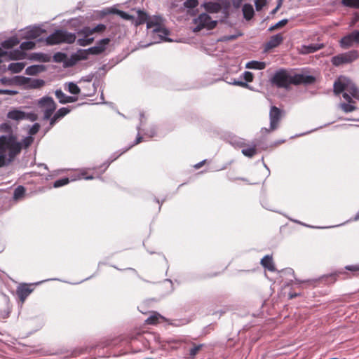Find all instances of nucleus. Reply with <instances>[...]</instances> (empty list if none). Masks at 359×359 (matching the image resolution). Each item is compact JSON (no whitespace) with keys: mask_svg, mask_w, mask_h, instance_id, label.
I'll use <instances>...</instances> for the list:
<instances>
[{"mask_svg":"<svg viewBox=\"0 0 359 359\" xmlns=\"http://www.w3.org/2000/svg\"><path fill=\"white\" fill-rule=\"evenodd\" d=\"M0 131L11 133L9 135L0 136V168L11 163L21 152L22 144L18 141L16 135L12 133V127L9 123L0 125Z\"/></svg>","mask_w":359,"mask_h":359,"instance_id":"f257e3e1","label":"nucleus"},{"mask_svg":"<svg viewBox=\"0 0 359 359\" xmlns=\"http://www.w3.org/2000/svg\"><path fill=\"white\" fill-rule=\"evenodd\" d=\"M315 81L316 79L313 76L303 74H291L285 69L277 71L271 79L273 85L283 88H287L290 85L311 84Z\"/></svg>","mask_w":359,"mask_h":359,"instance_id":"f03ea898","label":"nucleus"},{"mask_svg":"<svg viewBox=\"0 0 359 359\" xmlns=\"http://www.w3.org/2000/svg\"><path fill=\"white\" fill-rule=\"evenodd\" d=\"M76 40L74 34L63 30H56L46 39L47 45H55L61 43H72Z\"/></svg>","mask_w":359,"mask_h":359,"instance_id":"7ed1b4c3","label":"nucleus"},{"mask_svg":"<svg viewBox=\"0 0 359 359\" xmlns=\"http://www.w3.org/2000/svg\"><path fill=\"white\" fill-rule=\"evenodd\" d=\"M346 273L345 271H344V270L342 269H338V270L335 271L333 273L323 275L321 277H320L319 278L307 279V280H301L296 278H295V281L298 284L305 283L309 286L315 287L316 283L318 281H322L327 284L333 283L337 280V278L339 275H343V274H346Z\"/></svg>","mask_w":359,"mask_h":359,"instance_id":"20e7f679","label":"nucleus"},{"mask_svg":"<svg viewBox=\"0 0 359 359\" xmlns=\"http://www.w3.org/2000/svg\"><path fill=\"white\" fill-rule=\"evenodd\" d=\"M359 57L358 50H352L346 53L338 54L332 57V64L335 67L351 64Z\"/></svg>","mask_w":359,"mask_h":359,"instance_id":"39448f33","label":"nucleus"},{"mask_svg":"<svg viewBox=\"0 0 359 359\" xmlns=\"http://www.w3.org/2000/svg\"><path fill=\"white\" fill-rule=\"evenodd\" d=\"M194 23L196 27L194 32H198L201 29L206 28L207 29H212L217 25V21L212 20L209 15L207 13H202L194 20Z\"/></svg>","mask_w":359,"mask_h":359,"instance_id":"423d86ee","label":"nucleus"},{"mask_svg":"<svg viewBox=\"0 0 359 359\" xmlns=\"http://www.w3.org/2000/svg\"><path fill=\"white\" fill-rule=\"evenodd\" d=\"M38 107L44 113V119L48 120L50 118L53 112L56 109V104L53 99L50 97H43L38 101Z\"/></svg>","mask_w":359,"mask_h":359,"instance_id":"0eeeda50","label":"nucleus"},{"mask_svg":"<svg viewBox=\"0 0 359 359\" xmlns=\"http://www.w3.org/2000/svg\"><path fill=\"white\" fill-rule=\"evenodd\" d=\"M284 115V111L276 106H272L269 111L270 128L264 130L269 133L276 130L279 126V123Z\"/></svg>","mask_w":359,"mask_h":359,"instance_id":"6e6552de","label":"nucleus"},{"mask_svg":"<svg viewBox=\"0 0 359 359\" xmlns=\"http://www.w3.org/2000/svg\"><path fill=\"white\" fill-rule=\"evenodd\" d=\"M7 118L11 120L16 121H20L25 119L29 120L31 121H35L37 119L38 116L34 112L26 113L18 109H14L11 110L7 114Z\"/></svg>","mask_w":359,"mask_h":359,"instance_id":"1a4fd4ad","label":"nucleus"},{"mask_svg":"<svg viewBox=\"0 0 359 359\" xmlns=\"http://www.w3.org/2000/svg\"><path fill=\"white\" fill-rule=\"evenodd\" d=\"M348 84H349V79L344 76H339L334 83L333 91L334 94L339 95L346 91Z\"/></svg>","mask_w":359,"mask_h":359,"instance_id":"9d476101","label":"nucleus"},{"mask_svg":"<svg viewBox=\"0 0 359 359\" xmlns=\"http://www.w3.org/2000/svg\"><path fill=\"white\" fill-rule=\"evenodd\" d=\"M33 290L34 289L32 287V285L22 283L17 287L16 293L20 300L24 302Z\"/></svg>","mask_w":359,"mask_h":359,"instance_id":"9b49d317","label":"nucleus"},{"mask_svg":"<svg viewBox=\"0 0 359 359\" xmlns=\"http://www.w3.org/2000/svg\"><path fill=\"white\" fill-rule=\"evenodd\" d=\"M284 40V37L282 34H277L272 36L269 41L266 43L264 46V51L268 52L270 50L278 47L280 45Z\"/></svg>","mask_w":359,"mask_h":359,"instance_id":"f8f14e48","label":"nucleus"},{"mask_svg":"<svg viewBox=\"0 0 359 359\" xmlns=\"http://www.w3.org/2000/svg\"><path fill=\"white\" fill-rule=\"evenodd\" d=\"M106 29V26L103 24H99L93 28L86 27L82 29L81 34L86 36H90L95 33L102 32Z\"/></svg>","mask_w":359,"mask_h":359,"instance_id":"ddd939ff","label":"nucleus"},{"mask_svg":"<svg viewBox=\"0 0 359 359\" xmlns=\"http://www.w3.org/2000/svg\"><path fill=\"white\" fill-rule=\"evenodd\" d=\"M324 48V45L323 43L320 44H310V45H304L299 49V53L303 55H306L309 53H315L322 48Z\"/></svg>","mask_w":359,"mask_h":359,"instance_id":"4468645a","label":"nucleus"},{"mask_svg":"<svg viewBox=\"0 0 359 359\" xmlns=\"http://www.w3.org/2000/svg\"><path fill=\"white\" fill-rule=\"evenodd\" d=\"M55 96L62 104L75 102L78 100V97L75 96H68L65 94L61 90L55 91Z\"/></svg>","mask_w":359,"mask_h":359,"instance_id":"2eb2a0df","label":"nucleus"},{"mask_svg":"<svg viewBox=\"0 0 359 359\" xmlns=\"http://www.w3.org/2000/svg\"><path fill=\"white\" fill-rule=\"evenodd\" d=\"M46 31L39 27H33L25 32L24 39H35L39 37Z\"/></svg>","mask_w":359,"mask_h":359,"instance_id":"dca6fc26","label":"nucleus"},{"mask_svg":"<svg viewBox=\"0 0 359 359\" xmlns=\"http://www.w3.org/2000/svg\"><path fill=\"white\" fill-rule=\"evenodd\" d=\"M69 111L70 110L67 107L60 108L58 111H56L53 116L50 118V125L53 126L60 119L63 118Z\"/></svg>","mask_w":359,"mask_h":359,"instance_id":"f3484780","label":"nucleus"},{"mask_svg":"<svg viewBox=\"0 0 359 359\" xmlns=\"http://www.w3.org/2000/svg\"><path fill=\"white\" fill-rule=\"evenodd\" d=\"M147 27L148 29L154 28V32L156 33H162L165 35L168 34V31L163 28L161 25L157 20H148L147 22Z\"/></svg>","mask_w":359,"mask_h":359,"instance_id":"a211bd4d","label":"nucleus"},{"mask_svg":"<svg viewBox=\"0 0 359 359\" xmlns=\"http://www.w3.org/2000/svg\"><path fill=\"white\" fill-rule=\"evenodd\" d=\"M261 264L262 266L267 269L269 271H275L276 268L273 262L272 256L271 255H265L262 259H261Z\"/></svg>","mask_w":359,"mask_h":359,"instance_id":"6ab92c4d","label":"nucleus"},{"mask_svg":"<svg viewBox=\"0 0 359 359\" xmlns=\"http://www.w3.org/2000/svg\"><path fill=\"white\" fill-rule=\"evenodd\" d=\"M354 43H355V41L353 39L352 32L344 36L339 41L340 46L344 49L351 47Z\"/></svg>","mask_w":359,"mask_h":359,"instance_id":"aec40b11","label":"nucleus"},{"mask_svg":"<svg viewBox=\"0 0 359 359\" xmlns=\"http://www.w3.org/2000/svg\"><path fill=\"white\" fill-rule=\"evenodd\" d=\"M23 83H28L31 88H39L45 84V81L42 79H32L25 77H23Z\"/></svg>","mask_w":359,"mask_h":359,"instance_id":"412c9836","label":"nucleus"},{"mask_svg":"<svg viewBox=\"0 0 359 359\" xmlns=\"http://www.w3.org/2000/svg\"><path fill=\"white\" fill-rule=\"evenodd\" d=\"M19 43L20 40L17 36H12L1 42V45L4 48L10 49L19 44Z\"/></svg>","mask_w":359,"mask_h":359,"instance_id":"4be33fe9","label":"nucleus"},{"mask_svg":"<svg viewBox=\"0 0 359 359\" xmlns=\"http://www.w3.org/2000/svg\"><path fill=\"white\" fill-rule=\"evenodd\" d=\"M30 59L43 62H48L50 61L51 56L42 53H35L31 55Z\"/></svg>","mask_w":359,"mask_h":359,"instance_id":"5701e85b","label":"nucleus"},{"mask_svg":"<svg viewBox=\"0 0 359 359\" xmlns=\"http://www.w3.org/2000/svg\"><path fill=\"white\" fill-rule=\"evenodd\" d=\"M6 55H8L11 60H18L25 59L26 57L27 54L22 50L16 49L9 53H7Z\"/></svg>","mask_w":359,"mask_h":359,"instance_id":"b1692460","label":"nucleus"},{"mask_svg":"<svg viewBox=\"0 0 359 359\" xmlns=\"http://www.w3.org/2000/svg\"><path fill=\"white\" fill-rule=\"evenodd\" d=\"M203 6L207 12L212 13H218L221 8L220 5L215 2L205 3Z\"/></svg>","mask_w":359,"mask_h":359,"instance_id":"393cba45","label":"nucleus"},{"mask_svg":"<svg viewBox=\"0 0 359 359\" xmlns=\"http://www.w3.org/2000/svg\"><path fill=\"white\" fill-rule=\"evenodd\" d=\"M246 68L252 69H264L266 67V63L264 62H259L252 60L246 64Z\"/></svg>","mask_w":359,"mask_h":359,"instance_id":"a878e982","label":"nucleus"},{"mask_svg":"<svg viewBox=\"0 0 359 359\" xmlns=\"http://www.w3.org/2000/svg\"><path fill=\"white\" fill-rule=\"evenodd\" d=\"M243 13L244 18L246 20H251L254 15V9L252 6L250 4H245L243 7Z\"/></svg>","mask_w":359,"mask_h":359,"instance_id":"bb28decb","label":"nucleus"},{"mask_svg":"<svg viewBox=\"0 0 359 359\" xmlns=\"http://www.w3.org/2000/svg\"><path fill=\"white\" fill-rule=\"evenodd\" d=\"M25 67V64L24 62L11 63L8 67V69L13 73H19Z\"/></svg>","mask_w":359,"mask_h":359,"instance_id":"cd10ccee","label":"nucleus"},{"mask_svg":"<svg viewBox=\"0 0 359 359\" xmlns=\"http://www.w3.org/2000/svg\"><path fill=\"white\" fill-rule=\"evenodd\" d=\"M346 91L348 92L352 97L359 99V91L358 88L353 85L349 79V84L347 85Z\"/></svg>","mask_w":359,"mask_h":359,"instance_id":"c85d7f7f","label":"nucleus"},{"mask_svg":"<svg viewBox=\"0 0 359 359\" xmlns=\"http://www.w3.org/2000/svg\"><path fill=\"white\" fill-rule=\"evenodd\" d=\"M147 20H148L147 14L145 12L139 10L137 11V18L135 21V25L137 26V25L144 24V22H147Z\"/></svg>","mask_w":359,"mask_h":359,"instance_id":"c756f323","label":"nucleus"},{"mask_svg":"<svg viewBox=\"0 0 359 359\" xmlns=\"http://www.w3.org/2000/svg\"><path fill=\"white\" fill-rule=\"evenodd\" d=\"M43 70L42 66L40 65H32L28 67L26 70L25 73L27 75H36L38 73L41 72Z\"/></svg>","mask_w":359,"mask_h":359,"instance_id":"7c9ffc66","label":"nucleus"},{"mask_svg":"<svg viewBox=\"0 0 359 359\" xmlns=\"http://www.w3.org/2000/svg\"><path fill=\"white\" fill-rule=\"evenodd\" d=\"M67 86V90L72 95H79L81 93L80 88L74 83L69 82L66 84Z\"/></svg>","mask_w":359,"mask_h":359,"instance_id":"2f4dec72","label":"nucleus"},{"mask_svg":"<svg viewBox=\"0 0 359 359\" xmlns=\"http://www.w3.org/2000/svg\"><path fill=\"white\" fill-rule=\"evenodd\" d=\"M242 153L243 155L248 157H252L257 154V148L256 146L248 147L243 148L242 149Z\"/></svg>","mask_w":359,"mask_h":359,"instance_id":"473e14b6","label":"nucleus"},{"mask_svg":"<svg viewBox=\"0 0 359 359\" xmlns=\"http://www.w3.org/2000/svg\"><path fill=\"white\" fill-rule=\"evenodd\" d=\"M204 346V344H194V347L190 348L188 358L194 359L198 351L201 349V348Z\"/></svg>","mask_w":359,"mask_h":359,"instance_id":"72a5a7b5","label":"nucleus"},{"mask_svg":"<svg viewBox=\"0 0 359 359\" xmlns=\"http://www.w3.org/2000/svg\"><path fill=\"white\" fill-rule=\"evenodd\" d=\"M163 318L159 313L157 312H154L152 315H151L146 320V323L148 325H154L156 324L159 318Z\"/></svg>","mask_w":359,"mask_h":359,"instance_id":"f704fd0d","label":"nucleus"},{"mask_svg":"<svg viewBox=\"0 0 359 359\" xmlns=\"http://www.w3.org/2000/svg\"><path fill=\"white\" fill-rule=\"evenodd\" d=\"M25 194V189L22 186H18L14 191L13 198L18 200L22 198Z\"/></svg>","mask_w":359,"mask_h":359,"instance_id":"c9c22d12","label":"nucleus"},{"mask_svg":"<svg viewBox=\"0 0 359 359\" xmlns=\"http://www.w3.org/2000/svg\"><path fill=\"white\" fill-rule=\"evenodd\" d=\"M344 269L353 276H359V264L346 265Z\"/></svg>","mask_w":359,"mask_h":359,"instance_id":"e433bc0d","label":"nucleus"},{"mask_svg":"<svg viewBox=\"0 0 359 359\" xmlns=\"http://www.w3.org/2000/svg\"><path fill=\"white\" fill-rule=\"evenodd\" d=\"M344 6L353 8H359V0H341Z\"/></svg>","mask_w":359,"mask_h":359,"instance_id":"4c0bfd02","label":"nucleus"},{"mask_svg":"<svg viewBox=\"0 0 359 359\" xmlns=\"http://www.w3.org/2000/svg\"><path fill=\"white\" fill-rule=\"evenodd\" d=\"M35 46L36 43L34 41H25L20 44V48L22 50V51L24 52V50H32L35 48Z\"/></svg>","mask_w":359,"mask_h":359,"instance_id":"58836bf2","label":"nucleus"},{"mask_svg":"<svg viewBox=\"0 0 359 359\" xmlns=\"http://www.w3.org/2000/svg\"><path fill=\"white\" fill-rule=\"evenodd\" d=\"M352 103H341L340 104L341 109L346 113L351 112L355 110L356 107L351 104Z\"/></svg>","mask_w":359,"mask_h":359,"instance_id":"ea45409f","label":"nucleus"},{"mask_svg":"<svg viewBox=\"0 0 359 359\" xmlns=\"http://www.w3.org/2000/svg\"><path fill=\"white\" fill-rule=\"evenodd\" d=\"M67 58V55L65 53L57 52L53 55V61L55 62H62L65 61Z\"/></svg>","mask_w":359,"mask_h":359,"instance_id":"a19ab883","label":"nucleus"},{"mask_svg":"<svg viewBox=\"0 0 359 359\" xmlns=\"http://www.w3.org/2000/svg\"><path fill=\"white\" fill-rule=\"evenodd\" d=\"M288 22V20L287 19H283L280 21H279L278 22H277L276 24H275L274 25L271 26L269 30L270 32H272V31H274L276 29H278L279 28H281L283 27H284L285 25H286Z\"/></svg>","mask_w":359,"mask_h":359,"instance_id":"79ce46f5","label":"nucleus"},{"mask_svg":"<svg viewBox=\"0 0 359 359\" xmlns=\"http://www.w3.org/2000/svg\"><path fill=\"white\" fill-rule=\"evenodd\" d=\"M69 182V178L64 177V178L56 180L53 184V187L55 188H58V187H60L67 184Z\"/></svg>","mask_w":359,"mask_h":359,"instance_id":"37998d69","label":"nucleus"},{"mask_svg":"<svg viewBox=\"0 0 359 359\" xmlns=\"http://www.w3.org/2000/svg\"><path fill=\"white\" fill-rule=\"evenodd\" d=\"M85 36L84 39H79L78 41L79 44L80 46H86L91 44L93 42V41H94L93 38H90L89 36Z\"/></svg>","mask_w":359,"mask_h":359,"instance_id":"c03bdc74","label":"nucleus"},{"mask_svg":"<svg viewBox=\"0 0 359 359\" xmlns=\"http://www.w3.org/2000/svg\"><path fill=\"white\" fill-rule=\"evenodd\" d=\"M114 13L118 14L120 17H121L124 20H131L134 19L133 16L128 14L127 13H126L124 11H120V10H115Z\"/></svg>","mask_w":359,"mask_h":359,"instance_id":"a18cd8bd","label":"nucleus"},{"mask_svg":"<svg viewBox=\"0 0 359 359\" xmlns=\"http://www.w3.org/2000/svg\"><path fill=\"white\" fill-rule=\"evenodd\" d=\"M198 5V0H187L184 3V7L188 8H194L197 7Z\"/></svg>","mask_w":359,"mask_h":359,"instance_id":"49530a36","label":"nucleus"},{"mask_svg":"<svg viewBox=\"0 0 359 359\" xmlns=\"http://www.w3.org/2000/svg\"><path fill=\"white\" fill-rule=\"evenodd\" d=\"M93 276L88 277V278H86L82 280H81L80 282H78V283H75L74 284H79V283H83V281L85 280H89L91 277H93ZM50 280H58V281H62V280L59 279V278H49V279H46L45 280H42V281H40V282H38V283H34V285H39L43 282H46V281H50ZM62 282H65V283H70V284H73L72 283H69V282H67V281H65V280H62Z\"/></svg>","mask_w":359,"mask_h":359,"instance_id":"de8ad7c7","label":"nucleus"},{"mask_svg":"<svg viewBox=\"0 0 359 359\" xmlns=\"http://www.w3.org/2000/svg\"><path fill=\"white\" fill-rule=\"evenodd\" d=\"M88 51L90 53V54H92V55H100L104 52V49L101 48L100 47H97V46H95L93 47L88 48Z\"/></svg>","mask_w":359,"mask_h":359,"instance_id":"09e8293b","label":"nucleus"},{"mask_svg":"<svg viewBox=\"0 0 359 359\" xmlns=\"http://www.w3.org/2000/svg\"><path fill=\"white\" fill-rule=\"evenodd\" d=\"M109 42H110V39L109 38H105V39H103L99 41L97 43L96 46L97 47L103 48L104 51L106 49V46L109 43Z\"/></svg>","mask_w":359,"mask_h":359,"instance_id":"8fccbe9b","label":"nucleus"},{"mask_svg":"<svg viewBox=\"0 0 359 359\" xmlns=\"http://www.w3.org/2000/svg\"><path fill=\"white\" fill-rule=\"evenodd\" d=\"M243 79L246 82H252L254 79L253 74L250 72H245L243 73Z\"/></svg>","mask_w":359,"mask_h":359,"instance_id":"3c124183","label":"nucleus"},{"mask_svg":"<svg viewBox=\"0 0 359 359\" xmlns=\"http://www.w3.org/2000/svg\"><path fill=\"white\" fill-rule=\"evenodd\" d=\"M32 142H33V138L31 136H29V137H25L22 140V143H21V144L22 145L23 144L25 148H27L32 144Z\"/></svg>","mask_w":359,"mask_h":359,"instance_id":"603ef678","label":"nucleus"},{"mask_svg":"<svg viewBox=\"0 0 359 359\" xmlns=\"http://www.w3.org/2000/svg\"><path fill=\"white\" fill-rule=\"evenodd\" d=\"M280 273H281V275H285V276L291 275L292 276L294 277V271L291 268L284 269L281 270L280 271Z\"/></svg>","mask_w":359,"mask_h":359,"instance_id":"864d4df0","label":"nucleus"},{"mask_svg":"<svg viewBox=\"0 0 359 359\" xmlns=\"http://www.w3.org/2000/svg\"><path fill=\"white\" fill-rule=\"evenodd\" d=\"M266 0H256L255 1V6L257 11H260L263 8V6L266 4Z\"/></svg>","mask_w":359,"mask_h":359,"instance_id":"5fc2aeb1","label":"nucleus"},{"mask_svg":"<svg viewBox=\"0 0 359 359\" xmlns=\"http://www.w3.org/2000/svg\"><path fill=\"white\" fill-rule=\"evenodd\" d=\"M39 128H40V126L39 123H36L34 124L29 130V134L32 135L36 134L38 133V131L39 130Z\"/></svg>","mask_w":359,"mask_h":359,"instance_id":"6e6d98bb","label":"nucleus"},{"mask_svg":"<svg viewBox=\"0 0 359 359\" xmlns=\"http://www.w3.org/2000/svg\"><path fill=\"white\" fill-rule=\"evenodd\" d=\"M90 54V53L88 51V50H82L79 54V60H87L88 56Z\"/></svg>","mask_w":359,"mask_h":359,"instance_id":"4d7b16f0","label":"nucleus"},{"mask_svg":"<svg viewBox=\"0 0 359 359\" xmlns=\"http://www.w3.org/2000/svg\"><path fill=\"white\" fill-rule=\"evenodd\" d=\"M89 171L90 170H84V171H82L81 175L82 176V177L83 179H86V180H92L94 178L93 174H89Z\"/></svg>","mask_w":359,"mask_h":359,"instance_id":"13d9d810","label":"nucleus"},{"mask_svg":"<svg viewBox=\"0 0 359 359\" xmlns=\"http://www.w3.org/2000/svg\"><path fill=\"white\" fill-rule=\"evenodd\" d=\"M218 274H219L218 273L202 274L198 277V278L199 279L210 278L217 276Z\"/></svg>","mask_w":359,"mask_h":359,"instance_id":"bf43d9fd","label":"nucleus"},{"mask_svg":"<svg viewBox=\"0 0 359 359\" xmlns=\"http://www.w3.org/2000/svg\"><path fill=\"white\" fill-rule=\"evenodd\" d=\"M343 98L347 101L348 103H354V101L352 100L351 95L348 93V92H345L342 95Z\"/></svg>","mask_w":359,"mask_h":359,"instance_id":"052dcab7","label":"nucleus"},{"mask_svg":"<svg viewBox=\"0 0 359 359\" xmlns=\"http://www.w3.org/2000/svg\"><path fill=\"white\" fill-rule=\"evenodd\" d=\"M353 37L355 43H359V30H354L352 32Z\"/></svg>","mask_w":359,"mask_h":359,"instance_id":"680f3d73","label":"nucleus"},{"mask_svg":"<svg viewBox=\"0 0 359 359\" xmlns=\"http://www.w3.org/2000/svg\"><path fill=\"white\" fill-rule=\"evenodd\" d=\"M165 282H168L170 284V289H169V291L168 292V294L172 293L174 291V286H173L172 281L170 279H166V280H165Z\"/></svg>","mask_w":359,"mask_h":359,"instance_id":"e2e57ef3","label":"nucleus"},{"mask_svg":"<svg viewBox=\"0 0 359 359\" xmlns=\"http://www.w3.org/2000/svg\"><path fill=\"white\" fill-rule=\"evenodd\" d=\"M17 93H18L17 91L12 90H4V91H3V94H5V95H16Z\"/></svg>","mask_w":359,"mask_h":359,"instance_id":"0e129e2a","label":"nucleus"},{"mask_svg":"<svg viewBox=\"0 0 359 359\" xmlns=\"http://www.w3.org/2000/svg\"><path fill=\"white\" fill-rule=\"evenodd\" d=\"M300 294H301L300 293H297V292H290L288 294V297L290 299H292L297 297L300 296Z\"/></svg>","mask_w":359,"mask_h":359,"instance_id":"69168bd1","label":"nucleus"},{"mask_svg":"<svg viewBox=\"0 0 359 359\" xmlns=\"http://www.w3.org/2000/svg\"><path fill=\"white\" fill-rule=\"evenodd\" d=\"M236 85L241 86V87H247L248 84L243 81H236L234 83Z\"/></svg>","mask_w":359,"mask_h":359,"instance_id":"338daca9","label":"nucleus"},{"mask_svg":"<svg viewBox=\"0 0 359 359\" xmlns=\"http://www.w3.org/2000/svg\"><path fill=\"white\" fill-rule=\"evenodd\" d=\"M7 55V52L2 50L1 48H0V63L2 62L1 57L4 56H6Z\"/></svg>","mask_w":359,"mask_h":359,"instance_id":"774afa93","label":"nucleus"}]
</instances>
